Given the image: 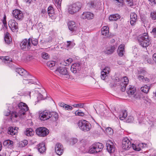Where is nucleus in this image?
Returning a JSON list of instances; mask_svg holds the SVG:
<instances>
[{
	"instance_id": "de8ad7c7",
	"label": "nucleus",
	"mask_w": 156,
	"mask_h": 156,
	"mask_svg": "<svg viewBox=\"0 0 156 156\" xmlns=\"http://www.w3.org/2000/svg\"><path fill=\"white\" fill-rule=\"evenodd\" d=\"M40 15L42 17H46L47 16V12L46 10L45 9H42L40 13Z\"/></svg>"
},
{
	"instance_id": "58836bf2",
	"label": "nucleus",
	"mask_w": 156,
	"mask_h": 156,
	"mask_svg": "<svg viewBox=\"0 0 156 156\" xmlns=\"http://www.w3.org/2000/svg\"><path fill=\"white\" fill-rule=\"evenodd\" d=\"M55 62L53 61H49L47 63V65L50 68L55 66Z\"/></svg>"
},
{
	"instance_id": "ea45409f",
	"label": "nucleus",
	"mask_w": 156,
	"mask_h": 156,
	"mask_svg": "<svg viewBox=\"0 0 156 156\" xmlns=\"http://www.w3.org/2000/svg\"><path fill=\"white\" fill-rule=\"evenodd\" d=\"M78 141V139L76 138H72L70 140V143L71 144L73 145L76 143Z\"/></svg>"
},
{
	"instance_id": "49530a36",
	"label": "nucleus",
	"mask_w": 156,
	"mask_h": 156,
	"mask_svg": "<svg viewBox=\"0 0 156 156\" xmlns=\"http://www.w3.org/2000/svg\"><path fill=\"white\" fill-rule=\"evenodd\" d=\"M106 131L109 134H112L113 133V131L111 127L107 128L106 129Z\"/></svg>"
},
{
	"instance_id": "6e6552de",
	"label": "nucleus",
	"mask_w": 156,
	"mask_h": 156,
	"mask_svg": "<svg viewBox=\"0 0 156 156\" xmlns=\"http://www.w3.org/2000/svg\"><path fill=\"white\" fill-rule=\"evenodd\" d=\"M55 72L59 73L60 74L66 76V77L69 78L70 77L67 68L66 67H59L57 68Z\"/></svg>"
},
{
	"instance_id": "864d4df0",
	"label": "nucleus",
	"mask_w": 156,
	"mask_h": 156,
	"mask_svg": "<svg viewBox=\"0 0 156 156\" xmlns=\"http://www.w3.org/2000/svg\"><path fill=\"white\" fill-rule=\"evenodd\" d=\"M122 80H123V81L122 82L124 84L126 85H127L128 83H129V80L128 79V77H127L126 76H125L123 77V79H122ZM122 82V81H121Z\"/></svg>"
},
{
	"instance_id": "9d476101",
	"label": "nucleus",
	"mask_w": 156,
	"mask_h": 156,
	"mask_svg": "<svg viewBox=\"0 0 156 156\" xmlns=\"http://www.w3.org/2000/svg\"><path fill=\"white\" fill-rule=\"evenodd\" d=\"M12 14L14 17L19 21L21 20L23 17V14L22 11L18 9L13 11Z\"/></svg>"
},
{
	"instance_id": "4be33fe9",
	"label": "nucleus",
	"mask_w": 156,
	"mask_h": 156,
	"mask_svg": "<svg viewBox=\"0 0 156 156\" xmlns=\"http://www.w3.org/2000/svg\"><path fill=\"white\" fill-rule=\"evenodd\" d=\"M124 47L125 45L124 44H121L119 46L118 51L119 56L121 57L123 55L125 52Z\"/></svg>"
},
{
	"instance_id": "79ce46f5",
	"label": "nucleus",
	"mask_w": 156,
	"mask_h": 156,
	"mask_svg": "<svg viewBox=\"0 0 156 156\" xmlns=\"http://www.w3.org/2000/svg\"><path fill=\"white\" fill-rule=\"evenodd\" d=\"M38 151L41 153H44L45 152L46 150V147H40L37 149Z\"/></svg>"
},
{
	"instance_id": "0eeeda50",
	"label": "nucleus",
	"mask_w": 156,
	"mask_h": 156,
	"mask_svg": "<svg viewBox=\"0 0 156 156\" xmlns=\"http://www.w3.org/2000/svg\"><path fill=\"white\" fill-rule=\"evenodd\" d=\"M20 45L21 49L23 50L26 48L28 50H30L32 46L30 39H27L23 40L21 42Z\"/></svg>"
},
{
	"instance_id": "c85d7f7f",
	"label": "nucleus",
	"mask_w": 156,
	"mask_h": 156,
	"mask_svg": "<svg viewBox=\"0 0 156 156\" xmlns=\"http://www.w3.org/2000/svg\"><path fill=\"white\" fill-rule=\"evenodd\" d=\"M150 88V87L145 85L144 86L141 87L140 89L142 92L147 94L149 92Z\"/></svg>"
},
{
	"instance_id": "c9c22d12",
	"label": "nucleus",
	"mask_w": 156,
	"mask_h": 156,
	"mask_svg": "<svg viewBox=\"0 0 156 156\" xmlns=\"http://www.w3.org/2000/svg\"><path fill=\"white\" fill-rule=\"evenodd\" d=\"M30 43L31 42L32 44L34 46H36L38 44V41L37 39L34 38L30 39L29 38Z\"/></svg>"
},
{
	"instance_id": "a878e982",
	"label": "nucleus",
	"mask_w": 156,
	"mask_h": 156,
	"mask_svg": "<svg viewBox=\"0 0 156 156\" xmlns=\"http://www.w3.org/2000/svg\"><path fill=\"white\" fill-rule=\"evenodd\" d=\"M55 150L56 154L59 155H62L63 152V147H55Z\"/></svg>"
},
{
	"instance_id": "f8f14e48",
	"label": "nucleus",
	"mask_w": 156,
	"mask_h": 156,
	"mask_svg": "<svg viewBox=\"0 0 156 156\" xmlns=\"http://www.w3.org/2000/svg\"><path fill=\"white\" fill-rule=\"evenodd\" d=\"M81 68L80 64L76 63L73 64L71 66L70 70L71 72L74 73L78 72L81 70Z\"/></svg>"
},
{
	"instance_id": "13d9d810",
	"label": "nucleus",
	"mask_w": 156,
	"mask_h": 156,
	"mask_svg": "<svg viewBox=\"0 0 156 156\" xmlns=\"http://www.w3.org/2000/svg\"><path fill=\"white\" fill-rule=\"evenodd\" d=\"M132 146H133L134 145L135 146V147H136V146H144V145H145L146 146L147 145V144L145 143H140L139 144H134L133 143L132 144Z\"/></svg>"
},
{
	"instance_id": "bf43d9fd",
	"label": "nucleus",
	"mask_w": 156,
	"mask_h": 156,
	"mask_svg": "<svg viewBox=\"0 0 156 156\" xmlns=\"http://www.w3.org/2000/svg\"><path fill=\"white\" fill-rule=\"evenodd\" d=\"M64 108H65L66 110H67L68 111H71L72 110L73 108L72 106L67 105H65V107H64Z\"/></svg>"
},
{
	"instance_id": "680f3d73",
	"label": "nucleus",
	"mask_w": 156,
	"mask_h": 156,
	"mask_svg": "<svg viewBox=\"0 0 156 156\" xmlns=\"http://www.w3.org/2000/svg\"><path fill=\"white\" fill-rule=\"evenodd\" d=\"M151 33L153 34V35L154 36V37H156V27H154L152 29Z\"/></svg>"
},
{
	"instance_id": "7ed1b4c3",
	"label": "nucleus",
	"mask_w": 156,
	"mask_h": 156,
	"mask_svg": "<svg viewBox=\"0 0 156 156\" xmlns=\"http://www.w3.org/2000/svg\"><path fill=\"white\" fill-rule=\"evenodd\" d=\"M77 124L79 128L84 132L88 131L90 130L91 127V124L86 120H80L78 122Z\"/></svg>"
},
{
	"instance_id": "a211bd4d",
	"label": "nucleus",
	"mask_w": 156,
	"mask_h": 156,
	"mask_svg": "<svg viewBox=\"0 0 156 156\" xmlns=\"http://www.w3.org/2000/svg\"><path fill=\"white\" fill-rule=\"evenodd\" d=\"M101 33L103 35L106 36V37H109V28L106 26L102 28Z\"/></svg>"
},
{
	"instance_id": "052dcab7",
	"label": "nucleus",
	"mask_w": 156,
	"mask_h": 156,
	"mask_svg": "<svg viewBox=\"0 0 156 156\" xmlns=\"http://www.w3.org/2000/svg\"><path fill=\"white\" fill-rule=\"evenodd\" d=\"M2 59L5 60V61H9V62L12 61V58H9L8 56L2 57Z\"/></svg>"
},
{
	"instance_id": "c03bdc74",
	"label": "nucleus",
	"mask_w": 156,
	"mask_h": 156,
	"mask_svg": "<svg viewBox=\"0 0 156 156\" xmlns=\"http://www.w3.org/2000/svg\"><path fill=\"white\" fill-rule=\"evenodd\" d=\"M49 55L47 53L45 52H43L42 53V57L45 59H47L49 58Z\"/></svg>"
},
{
	"instance_id": "412c9836",
	"label": "nucleus",
	"mask_w": 156,
	"mask_h": 156,
	"mask_svg": "<svg viewBox=\"0 0 156 156\" xmlns=\"http://www.w3.org/2000/svg\"><path fill=\"white\" fill-rule=\"evenodd\" d=\"M115 82H119L118 84H119V86L121 87V90L122 92H124L125 90L127 85L124 84L123 82L120 80V79L119 78H118V79H116Z\"/></svg>"
},
{
	"instance_id": "8fccbe9b",
	"label": "nucleus",
	"mask_w": 156,
	"mask_h": 156,
	"mask_svg": "<svg viewBox=\"0 0 156 156\" xmlns=\"http://www.w3.org/2000/svg\"><path fill=\"white\" fill-rule=\"evenodd\" d=\"M75 115L76 116H84L85 114L84 113L82 112H79L78 111V110L76 111L75 112Z\"/></svg>"
},
{
	"instance_id": "4468645a",
	"label": "nucleus",
	"mask_w": 156,
	"mask_h": 156,
	"mask_svg": "<svg viewBox=\"0 0 156 156\" xmlns=\"http://www.w3.org/2000/svg\"><path fill=\"white\" fill-rule=\"evenodd\" d=\"M94 15L90 12H83L81 16V18L83 19L88 20L92 19L94 18Z\"/></svg>"
},
{
	"instance_id": "a19ab883",
	"label": "nucleus",
	"mask_w": 156,
	"mask_h": 156,
	"mask_svg": "<svg viewBox=\"0 0 156 156\" xmlns=\"http://www.w3.org/2000/svg\"><path fill=\"white\" fill-rule=\"evenodd\" d=\"M131 147H127V148H124L126 150H129L130 148ZM133 149L136 151H140L141 150V148H140V147H131Z\"/></svg>"
},
{
	"instance_id": "f704fd0d",
	"label": "nucleus",
	"mask_w": 156,
	"mask_h": 156,
	"mask_svg": "<svg viewBox=\"0 0 156 156\" xmlns=\"http://www.w3.org/2000/svg\"><path fill=\"white\" fill-rule=\"evenodd\" d=\"M136 91V88L134 87H133V88L131 90H127V93L129 95L133 94Z\"/></svg>"
},
{
	"instance_id": "423d86ee",
	"label": "nucleus",
	"mask_w": 156,
	"mask_h": 156,
	"mask_svg": "<svg viewBox=\"0 0 156 156\" xmlns=\"http://www.w3.org/2000/svg\"><path fill=\"white\" fill-rule=\"evenodd\" d=\"M36 133L39 136L44 137L47 136L49 133L48 129L45 127H40L36 129Z\"/></svg>"
},
{
	"instance_id": "603ef678",
	"label": "nucleus",
	"mask_w": 156,
	"mask_h": 156,
	"mask_svg": "<svg viewBox=\"0 0 156 156\" xmlns=\"http://www.w3.org/2000/svg\"><path fill=\"white\" fill-rule=\"evenodd\" d=\"M88 4L90 5L91 8H95L97 7V6H96V3L95 2L93 1L91 2L90 3H88Z\"/></svg>"
},
{
	"instance_id": "473e14b6",
	"label": "nucleus",
	"mask_w": 156,
	"mask_h": 156,
	"mask_svg": "<svg viewBox=\"0 0 156 156\" xmlns=\"http://www.w3.org/2000/svg\"><path fill=\"white\" fill-rule=\"evenodd\" d=\"M75 44L73 42L70 41H67L66 47L68 48H72L74 47Z\"/></svg>"
},
{
	"instance_id": "b1692460",
	"label": "nucleus",
	"mask_w": 156,
	"mask_h": 156,
	"mask_svg": "<svg viewBox=\"0 0 156 156\" xmlns=\"http://www.w3.org/2000/svg\"><path fill=\"white\" fill-rule=\"evenodd\" d=\"M16 127L12 126L9 127L8 129V133L12 135H15L17 132V130L16 129Z\"/></svg>"
},
{
	"instance_id": "e2e57ef3",
	"label": "nucleus",
	"mask_w": 156,
	"mask_h": 156,
	"mask_svg": "<svg viewBox=\"0 0 156 156\" xmlns=\"http://www.w3.org/2000/svg\"><path fill=\"white\" fill-rule=\"evenodd\" d=\"M92 146H103V145L100 143L97 142L92 144Z\"/></svg>"
},
{
	"instance_id": "e433bc0d",
	"label": "nucleus",
	"mask_w": 156,
	"mask_h": 156,
	"mask_svg": "<svg viewBox=\"0 0 156 156\" xmlns=\"http://www.w3.org/2000/svg\"><path fill=\"white\" fill-rule=\"evenodd\" d=\"M90 148H89V150L88 151H86L85 152H88L90 153H95V147H90Z\"/></svg>"
},
{
	"instance_id": "5fc2aeb1",
	"label": "nucleus",
	"mask_w": 156,
	"mask_h": 156,
	"mask_svg": "<svg viewBox=\"0 0 156 156\" xmlns=\"http://www.w3.org/2000/svg\"><path fill=\"white\" fill-rule=\"evenodd\" d=\"M133 119H134L133 117L130 116L126 118V121L127 122L130 123L133 122Z\"/></svg>"
},
{
	"instance_id": "2f4dec72",
	"label": "nucleus",
	"mask_w": 156,
	"mask_h": 156,
	"mask_svg": "<svg viewBox=\"0 0 156 156\" xmlns=\"http://www.w3.org/2000/svg\"><path fill=\"white\" fill-rule=\"evenodd\" d=\"M6 15L5 14L3 18V20H2L3 25L2 27H5L6 29V30H7L8 28V26L7 23L6 21Z\"/></svg>"
},
{
	"instance_id": "4c0bfd02",
	"label": "nucleus",
	"mask_w": 156,
	"mask_h": 156,
	"mask_svg": "<svg viewBox=\"0 0 156 156\" xmlns=\"http://www.w3.org/2000/svg\"><path fill=\"white\" fill-rule=\"evenodd\" d=\"M28 141L27 140H24L20 142L19 143V146H25L28 144Z\"/></svg>"
},
{
	"instance_id": "dca6fc26",
	"label": "nucleus",
	"mask_w": 156,
	"mask_h": 156,
	"mask_svg": "<svg viewBox=\"0 0 156 156\" xmlns=\"http://www.w3.org/2000/svg\"><path fill=\"white\" fill-rule=\"evenodd\" d=\"M4 32V40L5 43L8 44H10L12 41V39L10 36V34L6 30Z\"/></svg>"
},
{
	"instance_id": "72a5a7b5",
	"label": "nucleus",
	"mask_w": 156,
	"mask_h": 156,
	"mask_svg": "<svg viewBox=\"0 0 156 156\" xmlns=\"http://www.w3.org/2000/svg\"><path fill=\"white\" fill-rule=\"evenodd\" d=\"M50 115L51 116V117L54 118L55 120H57L58 118V114L55 112H51L50 113Z\"/></svg>"
},
{
	"instance_id": "5701e85b",
	"label": "nucleus",
	"mask_w": 156,
	"mask_h": 156,
	"mask_svg": "<svg viewBox=\"0 0 156 156\" xmlns=\"http://www.w3.org/2000/svg\"><path fill=\"white\" fill-rule=\"evenodd\" d=\"M48 13L51 19H53L54 18L53 17L54 15V11L53 8L51 6H49L48 9Z\"/></svg>"
},
{
	"instance_id": "a18cd8bd",
	"label": "nucleus",
	"mask_w": 156,
	"mask_h": 156,
	"mask_svg": "<svg viewBox=\"0 0 156 156\" xmlns=\"http://www.w3.org/2000/svg\"><path fill=\"white\" fill-rule=\"evenodd\" d=\"M107 150L110 153H112L115 151V147H106Z\"/></svg>"
},
{
	"instance_id": "39448f33",
	"label": "nucleus",
	"mask_w": 156,
	"mask_h": 156,
	"mask_svg": "<svg viewBox=\"0 0 156 156\" xmlns=\"http://www.w3.org/2000/svg\"><path fill=\"white\" fill-rule=\"evenodd\" d=\"M68 26L69 30L71 32V35H76L79 31V28L73 21H69L68 23Z\"/></svg>"
},
{
	"instance_id": "20e7f679",
	"label": "nucleus",
	"mask_w": 156,
	"mask_h": 156,
	"mask_svg": "<svg viewBox=\"0 0 156 156\" xmlns=\"http://www.w3.org/2000/svg\"><path fill=\"white\" fill-rule=\"evenodd\" d=\"M82 6V4L79 2H76L70 5L68 9L69 12L71 14H73L79 11L80 9Z\"/></svg>"
},
{
	"instance_id": "ddd939ff",
	"label": "nucleus",
	"mask_w": 156,
	"mask_h": 156,
	"mask_svg": "<svg viewBox=\"0 0 156 156\" xmlns=\"http://www.w3.org/2000/svg\"><path fill=\"white\" fill-rule=\"evenodd\" d=\"M15 71L19 73L20 75L24 77H29L28 73L24 69L20 68H17L15 69Z\"/></svg>"
},
{
	"instance_id": "f257e3e1",
	"label": "nucleus",
	"mask_w": 156,
	"mask_h": 156,
	"mask_svg": "<svg viewBox=\"0 0 156 156\" xmlns=\"http://www.w3.org/2000/svg\"><path fill=\"white\" fill-rule=\"evenodd\" d=\"M12 107L14 111L11 113L12 117L16 118L19 117L22 119L25 117L26 112L28 110V108L25 103L22 102L17 104L13 103Z\"/></svg>"
},
{
	"instance_id": "6e6d98bb",
	"label": "nucleus",
	"mask_w": 156,
	"mask_h": 156,
	"mask_svg": "<svg viewBox=\"0 0 156 156\" xmlns=\"http://www.w3.org/2000/svg\"><path fill=\"white\" fill-rule=\"evenodd\" d=\"M146 72V70L144 68H140L138 70V74H144Z\"/></svg>"
},
{
	"instance_id": "9b49d317",
	"label": "nucleus",
	"mask_w": 156,
	"mask_h": 156,
	"mask_svg": "<svg viewBox=\"0 0 156 156\" xmlns=\"http://www.w3.org/2000/svg\"><path fill=\"white\" fill-rule=\"evenodd\" d=\"M50 113V112L47 110H45L42 112L40 115L41 120L44 121L49 119L51 117Z\"/></svg>"
},
{
	"instance_id": "1a4fd4ad",
	"label": "nucleus",
	"mask_w": 156,
	"mask_h": 156,
	"mask_svg": "<svg viewBox=\"0 0 156 156\" xmlns=\"http://www.w3.org/2000/svg\"><path fill=\"white\" fill-rule=\"evenodd\" d=\"M8 25L9 27L13 32L17 31L18 29V24L15 20H9L8 22Z\"/></svg>"
},
{
	"instance_id": "774afa93",
	"label": "nucleus",
	"mask_w": 156,
	"mask_h": 156,
	"mask_svg": "<svg viewBox=\"0 0 156 156\" xmlns=\"http://www.w3.org/2000/svg\"><path fill=\"white\" fill-rule=\"evenodd\" d=\"M153 59L156 64V53H154L153 55Z\"/></svg>"
},
{
	"instance_id": "bb28decb",
	"label": "nucleus",
	"mask_w": 156,
	"mask_h": 156,
	"mask_svg": "<svg viewBox=\"0 0 156 156\" xmlns=\"http://www.w3.org/2000/svg\"><path fill=\"white\" fill-rule=\"evenodd\" d=\"M127 112L126 110L122 111L119 115V119L121 120H123L127 116Z\"/></svg>"
},
{
	"instance_id": "0e129e2a",
	"label": "nucleus",
	"mask_w": 156,
	"mask_h": 156,
	"mask_svg": "<svg viewBox=\"0 0 156 156\" xmlns=\"http://www.w3.org/2000/svg\"><path fill=\"white\" fill-rule=\"evenodd\" d=\"M126 1L129 6H131L133 5V0H126Z\"/></svg>"
},
{
	"instance_id": "c756f323",
	"label": "nucleus",
	"mask_w": 156,
	"mask_h": 156,
	"mask_svg": "<svg viewBox=\"0 0 156 156\" xmlns=\"http://www.w3.org/2000/svg\"><path fill=\"white\" fill-rule=\"evenodd\" d=\"M25 134L28 136H31L33 135V131L31 128H27L25 132Z\"/></svg>"
},
{
	"instance_id": "09e8293b",
	"label": "nucleus",
	"mask_w": 156,
	"mask_h": 156,
	"mask_svg": "<svg viewBox=\"0 0 156 156\" xmlns=\"http://www.w3.org/2000/svg\"><path fill=\"white\" fill-rule=\"evenodd\" d=\"M107 73L104 71H102L101 72V79L104 80L107 76Z\"/></svg>"
},
{
	"instance_id": "3c124183",
	"label": "nucleus",
	"mask_w": 156,
	"mask_h": 156,
	"mask_svg": "<svg viewBox=\"0 0 156 156\" xmlns=\"http://www.w3.org/2000/svg\"><path fill=\"white\" fill-rule=\"evenodd\" d=\"M150 16L152 20H156V12L155 11L151 12L150 14Z\"/></svg>"
},
{
	"instance_id": "f03ea898",
	"label": "nucleus",
	"mask_w": 156,
	"mask_h": 156,
	"mask_svg": "<svg viewBox=\"0 0 156 156\" xmlns=\"http://www.w3.org/2000/svg\"><path fill=\"white\" fill-rule=\"evenodd\" d=\"M137 40L139 45L143 48H146L150 44L149 37L147 33L139 35Z\"/></svg>"
},
{
	"instance_id": "6ab92c4d",
	"label": "nucleus",
	"mask_w": 156,
	"mask_h": 156,
	"mask_svg": "<svg viewBox=\"0 0 156 156\" xmlns=\"http://www.w3.org/2000/svg\"><path fill=\"white\" fill-rule=\"evenodd\" d=\"M28 76H29V77L27 76V77H26V78H27V79H23V82L24 83H26V81H27L28 82V83H30L34 84L35 83H36V82H34V81H33V80H34L35 79V78L34 77L32 76L31 75H30L29 74Z\"/></svg>"
},
{
	"instance_id": "4d7b16f0",
	"label": "nucleus",
	"mask_w": 156,
	"mask_h": 156,
	"mask_svg": "<svg viewBox=\"0 0 156 156\" xmlns=\"http://www.w3.org/2000/svg\"><path fill=\"white\" fill-rule=\"evenodd\" d=\"M62 0H54V2L55 3L58 8L60 7Z\"/></svg>"
},
{
	"instance_id": "aec40b11",
	"label": "nucleus",
	"mask_w": 156,
	"mask_h": 156,
	"mask_svg": "<svg viewBox=\"0 0 156 156\" xmlns=\"http://www.w3.org/2000/svg\"><path fill=\"white\" fill-rule=\"evenodd\" d=\"M122 146H131L132 143L127 137H125L122 139Z\"/></svg>"
},
{
	"instance_id": "393cba45",
	"label": "nucleus",
	"mask_w": 156,
	"mask_h": 156,
	"mask_svg": "<svg viewBox=\"0 0 156 156\" xmlns=\"http://www.w3.org/2000/svg\"><path fill=\"white\" fill-rule=\"evenodd\" d=\"M120 16L118 14H112L109 17V20L111 21H115L119 19Z\"/></svg>"
},
{
	"instance_id": "69168bd1",
	"label": "nucleus",
	"mask_w": 156,
	"mask_h": 156,
	"mask_svg": "<svg viewBox=\"0 0 156 156\" xmlns=\"http://www.w3.org/2000/svg\"><path fill=\"white\" fill-rule=\"evenodd\" d=\"M103 149V147H100L99 148V147H95V153H97L98 152H99L101 151Z\"/></svg>"
},
{
	"instance_id": "cd10ccee",
	"label": "nucleus",
	"mask_w": 156,
	"mask_h": 156,
	"mask_svg": "<svg viewBox=\"0 0 156 156\" xmlns=\"http://www.w3.org/2000/svg\"><path fill=\"white\" fill-rule=\"evenodd\" d=\"M13 142L9 140H5L3 142L4 146H13Z\"/></svg>"
},
{
	"instance_id": "2eb2a0df",
	"label": "nucleus",
	"mask_w": 156,
	"mask_h": 156,
	"mask_svg": "<svg viewBox=\"0 0 156 156\" xmlns=\"http://www.w3.org/2000/svg\"><path fill=\"white\" fill-rule=\"evenodd\" d=\"M130 23L131 25H134L137 19V15L135 12H132L130 15Z\"/></svg>"
},
{
	"instance_id": "f3484780",
	"label": "nucleus",
	"mask_w": 156,
	"mask_h": 156,
	"mask_svg": "<svg viewBox=\"0 0 156 156\" xmlns=\"http://www.w3.org/2000/svg\"><path fill=\"white\" fill-rule=\"evenodd\" d=\"M116 47V46L115 45H110L108 47L105 51L106 53L108 55L112 54L114 51Z\"/></svg>"
},
{
	"instance_id": "37998d69",
	"label": "nucleus",
	"mask_w": 156,
	"mask_h": 156,
	"mask_svg": "<svg viewBox=\"0 0 156 156\" xmlns=\"http://www.w3.org/2000/svg\"><path fill=\"white\" fill-rule=\"evenodd\" d=\"M84 103H80L75 104L73 105V106L75 108H82L84 106Z\"/></svg>"
},
{
	"instance_id": "338daca9",
	"label": "nucleus",
	"mask_w": 156,
	"mask_h": 156,
	"mask_svg": "<svg viewBox=\"0 0 156 156\" xmlns=\"http://www.w3.org/2000/svg\"><path fill=\"white\" fill-rule=\"evenodd\" d=\"M109 68L108 67H105L103 71H104L105 72H106V73L108 74L109 72Z\"/></svg>"
},
{
	"instance_id": "7c9ffc66",
	"label": "nucleus",
	"mask_w": 156,
	"mask_h": 156,
	"mask_svg": "<svg viewBox=\"0 0 156 156\" xmlns=\"http://www.w3.org/2000/svg\"><path fill=\"white\" fill-rule=\"evenodd\" d=\"M138 78L139 80H142L144 82L147 83L149 82L150 80L147 78H144V77L141 75H139L138 76Z\"/></svg>"
}]
</instances>
